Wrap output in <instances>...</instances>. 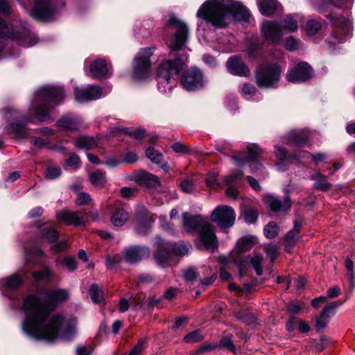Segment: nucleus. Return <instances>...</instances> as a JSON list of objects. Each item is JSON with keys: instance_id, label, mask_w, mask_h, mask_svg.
Wrapping results in <instances>:
<instances>
[{"instance_id": "48", "label": "nucleus", "mask_w": 355, "mask_h": 355, "mask_svg": "<svg viewBox=\"0 0 355 355\" xmlns=\"http://www.w3.org/2000/svg\"><path fill=\"white\" fill-rule=\"evenodd\" d=\"M92 202L89 194L83 191L77 193L76 204L77 205H90Z\"/></svg>"}, {"instance_id": "43", "label": "nucleus", "mask_w": 355, "mask_h": 355, "mask_svg": "<svg viewBox=\"0 0 355 355\" xmlns=\"http://www.w3.org/2000/svg\"><path fill=\"white\" fill-rule=\"evenodd\" d=\"M321 24L319 21L311 19L308 21L306 25L305 31L309 35H313L321 28Z\"/></svg>"}, {"instance_id": "19", "label": "nucleus", "mask_w": 355, "mask_h": 355, "mask_svg": "<svg viewBox=\"0 0 355 355\" xmlns=\"http://www.w3.org/2000/svg\"><path fill=\"white\" fill-rule=\"evenodd\" d=\"M264 37L272 42H277L282 36L280 24L275 21H265L261 26Z\"/></svg>"}, {"instance_id": "57", "label": "nucleus", "mask_w": 355, "mask_h": 355, "mask_svg": "<svg viewBox=\"0 0 355 355\" xmlns=\"http://www.w3.org/2000/svg\"><path fill=\"white\" fill-rule=\"evenodd\" d=\"M243 175L242 171H234L224 177V182L225 184H230L238 180L241 179Z\"/></svg>"}, {"instance_id": "29", "label": "nucleus", "mask_w": 355, "mask_h": 355, "mask_svg": "<svg viewBox=\"0 0 355 355\" xmlns=\"http://www.w3.org/2000/svg\"><path fill=\"white\" fill-rule=\"evenodd\" d=\"M139 180L141 184L148 187H155L160 184L159 180L157 176L148 172H142Z\"/></svg>"}, {"instance_id": "24", "label": "nucleus", "mask_w": 355, "mask_h": 355, "mask_svg": "<svg viewBox=\"0 0 355 355\" xmlns=\"http://www.w3.org/2000/svg\"><path fill=\"white\" fill-rule=\"evenodd\" d=\"M309 178L311 180L315 182L313 185V187L315 189L326 191L329 190L331 187V184L327 181V176L320 172H317L313 175H311Z\"/></svg>"}, {"instance_id": "28", "label": "nucleus", "mask_w": 355, "mask_h": 355, "mask_svg": "<svg viewBox=\"0 0 355 355\" xmlns=\"http://www.w3.org/2000/svg\"><path fill=\"white\" fill-rule=\"evenodd\" d=\"M171 255V252L168 249L162 245V243L159 242V246L156 252L154 254L157 263L160 266H164L168 260Z\"/></svg>"}, {"instance_id": "27", "label": "nucleus", "mask_w": 355, "mask_h": 355, "mask_svg": "<svg viewBox=\"0 0 355 355\" xmlns=\"http://www.w3.org/2000/svg\"><path fill=\"white\" fill-rule=\"evenodd\" d=\"M76 146L81 149L90 150L98 146V141L93 137L82 136L76 140Z\"/></svg>"}, {"instance_id": "4", "label": "nucleus", "mask_w": 355, "mask_h": 355, "mask_svg": "<svg viewBox=\"0 0 355 355\" xmlns=\"http://www.w3.org/2000/svg\"><path fill=\"white\" fill-rule=\"evenodd\" d=\"M64 93L61 87L44 86L40 89L37 94V101L40 105L35 109L36 118L45 121L49 119L50 107L43 102H56L59 103L63 100Z\"/></svg>"}, {"instance_id": "11", "label": "nucleus", "mask_w": 355, "mask_h": 355, "mask_svg": "<svg viewBox=\"0 0 355 355\" xmlns=\"http://www.w3.org/2000/svg\"><path fill=\"white\" fill-rule=\"evenodd\" d=\"M343 303V302H332L324 306L318 316L315 319V329L317 331L320 332L327 327L331 315L334 314L336 309Z\"/></svg>"}, {"instance_id": "12", "label": "nucleus", "mask_w": 355, "mask_h": 355, "mask_svg": "<svg viewBox=\"0 0 355 355\" xmlns=\"http://www.w3.org/2000/svg\"><path fill=\"white\" fill-rule=\"evenodd\" d=\"M55 11L54 0H36L31 15L38 19L48 20Z\"/></svg>"}, {"instance_id": "17", "label": "nucleus", "mask_w": 355, "mask_h": 355, "mask_svg": "<svg viewBox=\"0 0 355 355\" xmlns=\"http://www.w3.org/2000/svg\"><path fill=\"white\" fill-rule=\"evenodd\" d=\"M56 218L67 225L79 226L85 224L84 214L80 211L62 210L57 212Z\"/></svg>"}, {"instance_id": "36", "label": "nucleus", "mask_w": 355, "mask_h": 355, "mask_svg": "<svg viewBox=\"0 0 355 355\" xmlns=\"http://www.w3.org/2000/svg\"><path fill=\"white\" fill-rule=\"evenodd\" d=\"M263 150L257 144H252L247 146L248 159L257 160L263 154Z\"/></svg>"}, {"instance_id": "56", "label": "nucleus", "mask_w": 355, "mask_h": 355, "mask_svg": "<svg viewBox=\"0 0 355 355\" xmlns=\"http://www.w3.org/2000/svg\"><path fill=\"white\" fill-rule=\"evenodd\" d=\"M184 277L187 282L193 283L197 279L198 273L194 268H189L184 271Z\"/></svg>"}, {"instance_id": "40", "label": "nucleus", "mask_w": 355, "mask_h": 355, "mask_svg": "<svg viewBox=\"0 0 355 355\" xmlns=\"http://www.w3.org/2000/svg\"><path fill=\"white\" fill-rule=\"evenodd\" d=\"M7 129L10 133L14 134L17 137H24L26 136L24 126L20 123L10 124L7 127Z\"/></svg>"}, {"instance_id": "55", "label": "nucleus", "mask_w": 355, "mask_h": 355, "mask_svg": "<svg viewBox=\"0 0 355 355\" xmlns=\"http://www.w3.org/2000/svg\"><path fill=\"white\" fill-rule=\"evenodd\" d=\"M33 277L37 279H49L53 277V272L49 268H45L41 271L35 272Z\"/></svg>"}, {"instance_id": "38", "label": "nucleus", "mask_w": 355, "mask_h": 355, "mask_svg": "<svg viewBox=\"0 0 355 355\" xmlns=\"http://www.w3.org/2000/svg\"><path fill=\"white\" fill-rule=\"evenodd\" d=\"M89 294L94 303H100L103 299V292L97 284H93L91 286Z\"/></svg>"}, {"instance_id": "15", "label": "nucleus", "mask_w": 355, "mask_h": 355, "mask_svg": "<svg viewBox=\"0 0 355 355\" xmlns=\"http://www.w3.org/2000/svg\"><path fill=\"white\" fill-rule=\"evenodd\" d=\"M122 254L125 262L133 264L148 258L150 250L145 246H130L123 250Z\"/></svg>"}, {"instance_id": "47", "label": "nucleus", "mask_w": 355, "mask_h": 355, "mask_svg": "<svg viewBox=\"0 0 355 355\" xmlns=\"http://www.w3.org/2000/svg\"><path fill=\"white\" fill-rule=\"evenodd\" d=\"M80 160L75 153H69V158L66 161V167L71 169H76L80 166Z\"/></svg>"}, {"instance_id": "20", "label": "nucleus", "mask_w": 355, "mask_h": 355, "mask_svg": "<svg viewBox=\"0 0 355 355\" xmlns=\"http://www.w3.org/2000/svg\"><path fill=\"white\" fill-rule=\"evenodd\" d=\"M330 17L336 28V34H338V43H340L344 40L343 35H347L351 33L352 24L349 19L343 17L336 19L331 16Z\"/></svg>"}, {"instance_id": "5", "label": "nucleus", "mask_w": 355, "mask_h": 355, "mask_svg": "<svg viewBox=\"0 0 355 355\" xmlns=\"http://www.w3.org/2000/svg\"><path fill=\"white\" fill-rule=\"evenodd\" d=\"M281 74V68L277 63L261 64L254 71L255 83L260 88H274L278 85Z\"/></svg>"}, {"instance_id": "39", "label": "nucleus", "mask_w": 355, "mask_h": 355, "mask_svg": "<svg viewBox=\"0 0 355 355\" xmlns=\"http://www.w3.org/2000/svg\"><path fill=\"white\" fill-rule=\"evenodd\" d=\"M146 156L155 164L160 163L163 158L162 154L153 147H148L146 150Z\"/></svg>"}, {"instance_id": "37", "label": "nucleus", "mask_w": 355, "mask_h": 355, "mask_svg": "<svg viewBox=\"0 0 355 355\" xmlns=\"http://www.w3.org/2000/svg\"><path fill=\"white\" fill-rule=\"evenodd\" d=\"M282 30H287L288 31H295L297 29L298 26L296 19L293 16H287L279 22Z\"/></svg>"}, {"instance_id": "44", "label": "nucleus", "mask_w": 355, "mask_h": 355, "mask_svg": "<svg viewBox=\"0 0 355 355\" xmlns=\"http://www.w3.org/2000/svg\"><path fill=\"white\" fill-rule=\"evenodd\" d=\"M116 132H124L126 135H128L132 138L136 139H141L145 136V130L142 129H137L132 131H130L127 128L120 129L116 128Z\"/></svg>"}, {"instance_id": "13", "label": "nucleus", "mask_w": 355, "mask_h": 355, "mask_svg": "<svg viewBox=\"0 0 355 355\" xmlns=\"http://www.w3.org/2000/svg\"><path fill=\"white\" fill-rule=\"evenodd\" d=\"M263 201L267 208L274 212L288 211L292 205V201L288 195H286L283 200H281L274 195L265 194L263 196Z\"/></svg>"}, {"instance_id": "30", "label": "nucleus", "mask_w": 355, "mask_h": 355, "mask_svg": "<svg viewBox=\"0 0 355 355\" xmlns=\"http://www.w3.org/2000/svg\"><path fill=\"white\" fill-rule=\"evenodd\" d=\"M235 317L242 322L254 327L257 324L256 317L247 310H243L234 313Z\"/></svg>"}, {"instance_id": "3", "label": "nucleus", "mask_w": 355, "mask_h": 355, "mask_svg": "<svg viewBox=\"0 0 355 355\" xmlns=\"http://www.w3.org/2000/svg\"><path fill=\"white\" fill-rule=\"evenodd\" d=\"M187 58L182 60L177 58L174 60H165L157 67L158 89L160 92L166 93L171 91L173 86L176 83L175 76L182 69Z\"/></svg>"}, {"instance_id": "18", "label": "nucleus", "mask_w": 355, "mask_h": 355, "mask_svg": "<svg viewBox=\"0 0 355 355\" xmlns=\"http://www.w3.org/2000/svg\"><path fill=\"white\" fill-rule=\"evenodd\" d=\"M229 71L236 76L248 77L250 70L239 56L230 57L226 63Z\"/></svg>"}, {"instance_id": "1", "label": "nucleus", "mask_w": 355, "mask_h": 355, "mask_svg": "<svg viewBox=\"0 0 355 355\" xmlns=\"http://www.w3.org/2000/svg\"><path fill=\"white\" fill-rule=\"evenodd\" d=\"M69 297V291L60 288L49 292L44 301L34 295L26 297L24 302L26 312L24 331L33 338L48 342L71 338L76 334V320L60 314L49 316L50 311L46 309V303L52 304L54 307Z\"/></svg>"}, {"instance_id": "58", "label": "nucleus", "mask_w": 355, "mask_h": 355, "mask_svg": "<svg viewBox=\"0 0 355 355\" xmlns=\"http://www.w3.org/2000/svg\"><path fill=\"white\" fill-rule=\"evenodd\" d=\"M146 342V340L145 338L140 339L137 343V345L130 351L129 355H141L143 352Z\"/></svg>"}, {"instance_id": "16", "label": "nucleus", "mask_w": 355, "mask_h": 355, "mask_svg": "<svg viewBox=\"0 0 355 355\" xmlns=\"http://www.w3.org/2000/svg\"><path fill=\"white\" fill-rule=\"evenodd\" d=\"M312 77V69L306 62H301L291 69L287 79L291 83H300L306 81Z\"/></svg>"}, {"instance_id": "25", "label": "nucleus", "mask_w": 355, "mask_h": 355, "mask_svg": "<svg viewBox=\"0 0 355 355\" xmlns=\"http://www.w3.org/2000/svg\"><path fill=\"white\" fill-rule=\"evenodd\" d=\"M59 127L68 130H78L80 127V120L77 117L63 116L58 121Z\"/></svg>"}, {"instance_id": "8", "label": "nucleus", "mask_w": 355, "mask_h": 355, "mask_svg": "<svg viewBox=\"0 0 355 355\" xmlns=\"http://www.w3.org/2000/svg\"><path fill=\"white\" fill-rule=\"evenodd\" d=\"M210 219L218 228L227 230L234 225L236 220V213L230 206L219 205L212 211Z\"/></svg>"}, {"instance_id": "35", "label": "nucleus", "mask_w": 355, "mask_h": 355, "mask_svg": "<svg viewBox=\"0 0 355 355\" xmlns=\"http://www.w3.org/2000/svg\"><path fill=\"white\" fill-rule=\"evenodd\" d=\"M257 243V238L251 237H242L238 242L237 247L241 252H246L251 249Z\"/></svg>"}, {"instance_id": "61", "label": "nucleus", "mask_w": 355, "mask_h": 355, "mask_svg": "<svg viewBox=\"0 0 355 355\" xmlns=\"http://www.w3.org/2000/svg\"><path fill=\"white\" fill-rule=\"evenodd\" d=\"M87 93L85 88H76L75 89V98L79 102L87 101Z\"/></svg>"}, {"instance_id": "62", "label": "nucleus", "mask_w": 355, "mask_h": 355, "mask_svg": "<svg viewBox=\"0 0 355 355\" xmlns=\"http://www.w3.org/2000/svg\"><path fill=\"white\" fill-rule=\"evenodd\" d=\"M122 259L123 258H121L119 255H115L114 257L108 256L106 258V265H107V267L109 268H114L116 264H118L119 263L121 262Z\"/></svg>"}, {"instance_id": "22", "label": "nucleus", "mask_w": 355, "mask_h": 355, "mask_svg": "<svg viewBox=\"0 0 355 355\" xmlns=\"http://www.w3.org/2000/svg\"><path fill=\"white\" fill-rule=\"evenodd\" d=\"M286 137L288 143L302 146L307 142L309 134L304 130H294L291 131Z\"/></svg>"}, {"instance_id": "45", "label": "nucleus", "mask_w": 355, "mask_h": 355, "mask_svg": "<svg viewBox=\"0 0 355 355\" xmlns=\"http://www.w3.org/2000/svg\"><path fill=\"white\" fill-rule=\"evenodd\" d=\"M5 286L10 289H15L21 284V279L16 275H13L5 279Z\"/></svg>"}, {"instance_id": "2", "label": "nucleus", "mask_w": 355, "mask_h": 355, "mask_svg": "<svg viewBox=\"0 0 355 355\" xmlns=\"http://www.w3.org/2000/svg\"><path fill=\"white\" fill-rule=\"evenodd\" d=\"M197 17L218 28L225 27L233 17L239 21H248L249 10L242 3L232 0H209L197 12Z\"/></svg>"}, {"instance_id": "41", "label": "nucleus", "mask_w": 355, "mask_h": 355, "mask_svg": "<svg viewBox=\"0 0 355 355\" xmlns=\"http://www.w3.org/2000/svg\"><path fill=\"white\" fill-rule=\"evenodd\" d=\"M263 260V257L261 254H254L250 258V263L252 265L253 268L255 269L257 275L259 276L262 275Z\"/></svg>"}, {"instance_id": "31", "label": "nucleus", "mask_w": 355, "mask_h": 355, "mask_svg": "<svg viewBox=\"0 0 355 355\" xmlns=\"http://www.w3.org/2000/svg\"><path fill=\"white\" fill-rule=\"evenodd\" d=\"M89 180L93 186L103 187L107 182L105 173L101 170H97L89 175Z\"/></svg>"}, {"instance_id": "42", "label": "nucleus", "mask_w": 355, "mask_h": 355, "mask_svg": "<svg viewBox=\"0 0 355 355\" xmlns=\"http://www.w3.org/2000/svg\"><path fill=\"white\" fill-rule=\"evenodd\" d=\"M263 232L268 239H273L278 234L279 227L275 222H270L266 225Z\"/></svg>"}, {"instance_id": "32", "label": "nucleus", "mask_w": 355, "mask_h": 355, "mask_svg": "<svg viewBox=\"0 0 355 355\" xmlns=\"http://www.w3.org/2000/svg\"><path fill=\"white\" fill-rule=\"evenodd\" d=\"M42 239L46 240L49 243L55 241L59 236V233L51 225H48L43 227L41 230Z\"/></svg>"}, {"instance_id": "26", "label": "nucleus", "mask_w": 355, "mask_h": 355, "mask_svg": "<svg viewBox=\"0 0 355 355\" xmlns=\"http://www.w3.org/2000/svg\"><path fill=\"white\" fill-rule=\"evenodd\" d=\"M130 218L129 213L124 209H116L111 216L110 220L116 227L123 226Z\"/></svg>"}, {"instance_id": "59", "label": "nucleus", "mask_w": 355, "mask_h": 355, "mask_svg": "<svg viewBox=\"0 0 355 355\" xmlns=\"http://www.w3.org/2000/svg\"><path fill=\"white\" fill-rule=\"evenodd\" d=\"M300 44V40L295 39L293 37H288L285 40V46L289 51H293L296 49Z\"/></svg>"}, {"instance_id": "49", "label": "nucleus", "mask_w": 355, "mask_h": 355, "mask_svg": "<svg viewBox=\"0 0 355 355\" xmlns=\"http://www.w3.org/2000/svg\"><path fill=\"white\" fill-rule=\"evenodd\" d=\"M297 234L288 232L285 237L286 250L288 252H291V248L293 247L297 241Z\"/></svg>"}, {"instance_id": "63", "label": "nucleus", "mask_w": 355, "mask_h": 355, "mask_svg": "<svg viewBox=\"0 0 355 355\" xmlns=\"http://www.w3.org/2000/svg\"><path fill=\"white\" fill-rule=\"evenodd\" d=\"M327 300H328L327 297L320 296L318 297L314 298L311 301V305L314 309H318L320 308L321 304L326 303L327 302Z\"/></svg>"}, {"instance_id": "34", "label": "nucleus", "mask_w": 355, "mask_h": 355, "mask_svg": "<svg viewBox=\"0 0 355 355\" xmlns=\"http://www.w3.org/2000/svg\"><path fill=\"white\" fill-rule=\"evenodd\" d=\"M345 268L347 270V277L349 280L350 289L352 291L355 288V272L354 262L352 259L347 258L345 260Z\"/></svg>"}, {"instance_id": "23", "label": "nucleus", "mask_w": 355, "mask_h": 355, "mask_svg": "<svg viewBox=\"0 0 355 355\" xmlns=\"http://www.w3.org/2000/svg\"><path fill=\"white\" fill-rule=\"evenodd\" d=\"M257 2L260 12L266 16L272 15L278 7L276 0H257Z\"/></svg>"}, {"instance_id": "64", "label": "nucleus", "mask_w": 355, "mask_h": 355, "mask_svg": "<svg viewBox=\"0 0 355 355\" xmlns=\"http://www.w3.org/2000/svg\"><path fill=\"white\" fill-rule=\"evenodd\" d=\"M123 160L128 164H132L137 160V155L135 152H128L123 156Z\"/></svg>"}, {"instance_id": "52", "label": "nucleus", "mask_w": 355, "mask_h": 355, "mask_svg": "<svg viewBox=\"0 0 355 355\" xmlns=\"http://www.w3.org/2000/svg\"><path fill=\"white\" fill-rule=\"evenodd\" d=\"M220 345L221 347L230 350V352H233L234 354L236 353V347L232 343V336H227L223 337L220 340Z\"/></svg>"}, {"instance_id": "6", "label": "nucleus", "mask_w": 355, "mask_h": 355, "mask_svg": "<svg viewBox=\"0 0 355 355\" xmlns=\"http://www.w3.org/2000/svg\"><path fill=\"white\" fill-rule=\"evenodd\" d=\"M166 26L175 30L173 36L170 37L166 44L171 51H178L182 49L187 42L189 28L187 25L174 15H171L166 21Z\"/></svg>"}, {"instance_id": "33", "label": "nucleus", "mask_w": 355, "mask_h": 355, "mask_svg": "<svg viewBox=\"0 0 355 355\" xmlns=\"http://www.w3.org/2000/svg\"><path fill=\"white\" fill-rule=\"evenodd\" d=\"M241 216L246 223H254L258 218V211L253 207H244Z\"/></svg>"}, {"instance_id": "46", "label": "nucleus", "mask_w": 355, "mask_h": 355, "mask_svg": "<svg viewBox=\"0 0 355 355\" xmlns=\"http://www.w3.org/2000/svg\"><path fill=\"white\" fill-rule=\"evenodd\" d=\"M86 92L87 93V100H96L99 98L101 96V89L98 86H90L89 87L85 88Z\"/></svg>"}, {"instance_id": "51", "label": "nucleus", "mask_w": 355, "mask_h": 355, "mask_svg": "<svg viewBox=\"0 0 355 355\" xmlns=\"http://www.w3.org/2000/svg\"><path fill=\"white\" fill-rule=\"evenodd\" d=\"M203 339L199 331H194L190 334L186 335L184 338V340L188 343H194L200 342Z\"/></svg>"}, {"instance_id": "60", "label": "nucleus", "mask_w": 355, "mask_h": 355, "mask_svg": "<svg viewBox=\"0 0 355 355\" xmlns=\"http://www.w3.org/2000/svg\"><path fill=\"white\" fill-rule=\"evenodd\" d=\"M257 89L250 83H245L241 89V93L243 96L254 95Z\"/></svg>"}, {"instance_id": "50", "label": "nucleus", "mask_w": 355, "mask_h": 355, "mask_svg": "<svg viewBox=\"0 0 355 355\" xmlns=\"http://www.w3.org/2000/svg\"><path fill=\"white\" fill-rule=\"evenodd\" d=\"M61 168L58 166H49L47 168L45 177L47 179H55L60 176Z\"/></svg>"}, {"instance_id": "7", "label": "nucleus", "mask_w": 355, "mask_h": 355, "mask_svg": "<svg viewBox=\"0 0 355 355\" xmlns=\"http://www.w3.org/2000/svg\"><path fill=\"white\" fill-rule=\"evenodd\" d=\"M153 48H143L137 53L133 62L132 77L137 80H145L151 71L150 57Z\"/></svg>"}, {"instance_id": "21", "label": "nucleus", "mask_w": 355, "mask_h": 355, "mask_svg": "<svg viewBox=\"0 0 355 355\" xmlns=\"http://www.w3.org/2000/svg\"><path fill=\"white\" fill-rule=\"evenodd\" d=\"M90 72L94 78H105L109 74V68L104 60L96 59L90 64Z\"/></svg>"}, {"instance_id": "14", "label": "nucleus", "mask_w": 355, "mask_h": 355, "mask_svg": "<svg viewBox=\"0 0 355 355\" xmlns=\"http://www.w3.org/2000/svg\"><path fill=\"white\" fill-rule=\"evenodd\" d=\"M209 222L207 218L200 215H191L189 213L182 214V226L188 233L198 232Z\"/></svg>"}, {"instance_id": "10", "label": "nucleus", "mask_w": 355, "mask_h": 355, "mask_svg": "<svg viewBox=\"0 0 355 355\" xmlns=\"http://www.w3.org/2000/svg\"><path fill=\"white\" fill-rule=\"evenodd\" d=\"M204 82V77L202 72L195 67L187 70L181 78L182 87L188 91H192L202 87Z\"/></svg>"}, {"instance_id": "54", "label": "nucleus", "mask_w": 355, "mask_h": 355, "mask_svg": "<svg viewBox=\"0 0 355 355\" xmlns=\"http://www.w3.org/2000/svg\"><path fill=\"white\" fill-rule=\"evenodd\" d=\"M180 186L182 190L185 193H192L195 190V185L192 180L189 179L182 180Z\"/></svg>"}, {"instance_id": "53", "label": "nucleus", "mask_w": 355, "mask_h": 355, "mask_svg": "<svg viewBox=\"0 0 355 355\" xmlns=\"http://www.w3.org/2000/svg\"><path fill=\"white\" fill-rule=\"evenodd\" d=\"M264 250L267 257L273 262L277 257V247L275 245H268L265 246Z\"/></svg>"}, {"instance_id": "9", "label": "nucleus", "mask_w": 355, "mask_h": 355, "mask_svg": "<svg viewBox=\"0 0 355 355\" xmlns=\"http://www.w3.org/2000/svg\"><path fill=\"white\" fill-rule=\"evenodd\" d=\"M198 244L205 250L214 252L218 248V239L214 226L209 222L198 232Z\"/></svg>"}]
</instances>
